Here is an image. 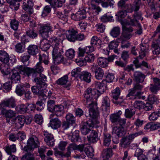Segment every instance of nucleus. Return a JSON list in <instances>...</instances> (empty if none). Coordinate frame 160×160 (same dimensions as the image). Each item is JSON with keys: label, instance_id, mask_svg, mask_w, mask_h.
I'll return each instance as SVG.
<instances>
[{"label": "nucleus", "instance_id": "obj_1", "mask_svg": "<svg viewBox=\"0 0 160 160\" xmlns=\"http://www.w3.org/2000/svg\"><path fill=\"white\" fill-rule=\"evenodd\" d=\"M95 88L96 89L88 88L85 91L83 95L84 98L83 102L86 106L90 108L89 117L91 118L98 119L99 118L98 109L97 104L94 102L93 100L94 99H97L103 93L99 91V88Z\"/></svg>", "mask_w": 160, "mask_h": 160}, {"label": "nucleus", "instance_id": "obj_2", "mask_svg": "<svg viewBox=\"0 0 160 160\" xmlns=\"http://www.w3.org/2000/svg\"><path fill=\"white\" fill-rule=\"evenodd\" d=\"M49 41L53 48L52 52L54 63L55 64L62 63L63 61V57L62 55L63 51L61 40L56 37H53L50 38Z\"/></svg>", "mask_w": 160, "mask_h": 160}, {"label": "nucleus", "instance_id": "obj_3", "mask_svg": "<svg viewBox=\"0 0 160 160\" xmlns=\"http://www.w3.org/2000/svg\"><path fill=\"white\" fill-rule=\"evenodd\" d=\"M16 106V101L12 97L2 100L0 103V115L6 118L8 121V119H11L15 117L16 113L10 109L7 110L5 108H13Z\"/></svg>", "mask_w": 160, "mask_h": 160}, {"label": "nucleus", "instance_id": "obj_4", "mask_svg": "<svg viewBox=\"0 0 160 160\" xmlns=\"http://www.w3.org/2000/svg\"><path fill=\"white\" fill-rule=\"evenodd\" d=\"M34 80L36 83V86H33L31 87L32 92L34 95H38V96L42 94L43 90L46 91V88L47 87L46 81H43L37 78H34Z\"/></svg>", "mask_w": 160, "mask_h": 160}, {"label": "nucleus", "instance_id": "obj_5", "mask_svg": "<svg viewBox=\"0 0 160 160\" xmlns=\"http://www.w3.org/2000/svg\"><path fill=\"white\" fill-rule=\"evenodd\" d=\"M114 78V75L112 73H108L106 76V79L102 82H97L95 83V87L100 89L99 91L104 93L107 88V83L112 82Z\"/></svg>", "mask_w": 160, "mask_h": 160}, {"label": "nucleus", "instance_id": "obj_6", "mask_svg": "<svg viewBox=\"0 0 160 160\" xmlns=\"http://www.w3.org/2000/svg\"><path fill=\"white\" fill-rule=\"evenodd\" d=\"M142 132L131 133L125 137H123L120 140V144L122 147L126 148L128 147L131 142L138 136L142 133Z\"/></svg>", "mask_w": 160, "mask_h": 160}, {"label": "nucleus", "instance_id": "obj_7", "mask_svg": "<svg viewBox=\"0 0 160 160\" xmlns=\"http://www.w3.org/2000/svg\"><path fill=\"white\" fill-rule=\"evenodd\" d=\"M44 70L41 62H39L35 66V68H34V72L33 74V78H37L38 79L42 80L43 81H47V78L46 76L42 74Z\"/></svg>", "mask_w": 160, "mask_h": 160}, {"label": "nucleus", "instance_id": "obj_8", "mask_svg": "<svg viewBox=\"0 0 160 160\" xmlns=\"http://www.w3.org/2000/svg\"><path fill=\"white\" fill-rule=\"evenodd\" d=\"M27 145L24 146L23 148H26L28 150L33 151L35 148L38 147L40 143L38 138L36 136H32L29 138L27 141Z\"/></svg>", "mask_w": 160, "mask_h": 160}, {"label": "nucleus", "instance_id": "obj_9", "mask_svg": "<svg viewBox=\"0 0 160 160\" xmlns=\"http://www.w3.org/2000/svg\"><path fill=\"white\" fill-rule=\"evenodd\" d=\"M112 133L113 135L118 137V138H113L112 141L116 143H118L119 142V138L125 135L126 134V131L124 130L123 127L117 126L113 128Z\"/></svg>", "mask_w": 160, "mask_h": 160}, {"label": "nucleus", "instance_id": "obj_10", "mask_svg": "<svg viewBox=\"0 0 160 160\" xmlns=\"http://www.w3.org/2000/svg\"><path fill=\"white\" fill-rule=\"evenodd\" d=\"M94 126V123L92 120H89L83 123L81 127V131L83 135L89 134L92 131V128Z\"/></svg>", "mask_w": 160, "mask_h": 160}, {"label": "nucleus", "instance_id": "obj_11", "mask_svg": "<svg viewBox=\"0 0 160 160\" xmlns=\"http://www.w3.org/2000/svg\"><path fill=\"white\" fill-rule=\"evenodd\" d=\"M52 28L50 24L47 23L41 26L39 30L40 34L44 39L49 37L48 32L52 31Z\"/></svg>", "mask_w": 160, "mask_h": 160}, {"label": "nucleus", "instance_id": "obj_12", "mask_svg": "<svg viewBox=\"0 0 160 160\" xmlns=\"http://www.w3.org/2000/svg\"><path fill=\"white\" fill-rule=\"evenodd\" d=\"M42 135L44 138V141L47 145L49 146H54L55 139L53 134L47 131L44 130L42 132Z\"/></svg>", "mask_w": 160, "mask_h": 160}, {"label": "nucleus", "instance_id": "obj_13", "mask_svg": "<svg viewBox=\"0 0 160 160\" xmlns=\"http://www.w3.org/2000/svg\"><path fill=\"white\" fill-rule=\"evenodd\" d=\"M16 68L19 69V73L21 74L28 77L32 76L33 78V74L34 72V68L26 66L24 67L22 65H18Z\"/></svg>", "mask_w": 160, "mask_h": 160}, {"label": "nucleus", "instance_id": "obj_14", "mask_svg": "<svg viewBox=\"0 0 160 160\" xmlns=\"http://www.w3.org/2000/svg\"><path fill=\"white\" fill-rule=\"evenodd\" d=\"M122 29L123 32L121 36V40H122L123 38L128 40L132 37L133 35L132 33L133 29L132 27L123 26H122Z\"/></svg>", "mask_w": 160, "mask_h": 160}, {"label": "nucleus", "instance_id": "obj_15", "mask_svg": "<svg viewBox=\"0 0 160 160\" xmlns=\"http://www.w3.org/2000/svg\"><path fill=\"white\" fill-rule=\"evenodd\" d=\"M110 100L107 96L104 97L102 102V109L103 113L105 116H107L110 112Z\"/></svg>", "mask_w": 160, "mask_h": 160}, {"label": "nucleus", "instance_id": "obj_16", "mask_svg": "<svg viewBox=\"0 0 160 160\" xmlns=\"http://www.w3.org/2000/svg\"><path fill=\"white\" fill-rule=\"evenodd\" d=\"M30 88V85L28 83L19 84L16 86L15 92L19 96H22L27 91V89Z\"/></svg>", "mask_w": 160, "mask_h": 160}, {"label": "nucleus", "instance_id": "obj_17", "mask_svg": "<svg viewBox=\"0 0 160 160\" xmlns=\"http://www.w3.org/2000/svg\"><path fill=\"white\" fill-rule=\"evenodd\" d=\"M71 18L75 21H80L85 19L86 17V12L85 9H82L77 12L75 14H71Z\"/></svg>", "mask_w": 160, "mask_h": 160}, {"label": "nucleus", "instance_id": "obj_18", "mask_svg": "<svg viewBox=\"0 0 160 160\" xmlns=\"http://www.w3.org/2000/svg\"><path fill=\"white\" fill-rule=\"evenodd\" d=\"M17 66L14 68L12 71V74L10 77L11 82L12 83H17L20 82V76L19 69H17Z\"/></svg>", "mask_w": 160, "mask_h": 160}, {"label": "nucleus", "instance_id": "obj_19", "mask_svg": "<svg viewBox=\"0 0 160 160\" xmlns=\"http://www.w3.org/2000/svg\"><path fill=\"white\" fill-rule=\"evenodd\" d=\"M34 3L32 0H28L27 2H24L22 6V8L26 12L30 14H32L33 12Z\"/></svg>", "mask_w": 160, "mask_h": 160}, {"label": "nucleus", "instance_id": "obj_20", "mask_svg": "<svg viewBox=\"0 0 160 160\" xmlns=\"http://www.w3.org/2000/svg\"><path fill=\"white\" fill-rule=\"evenodd\" d=\"M73 150V147L71 144H70L67 148L66 152L64 153L59 151H56L55 152V154L56 156L59 155L62 157L68 158L71 157V152Z\"/></svg>", "mask_w": 160, "mask_h": 160}, {"label": "nucleus", "instance_id": "obj_21", "mask_svg": "<svg viewBox=\"0 0 160 160\" xmlns=\"http://www.w3.org/2000/svg\"><path fill=\"white\" fill-rule=\"evenodd\" d=\"M0 61L4 63H15V60L13 59H10L8 53L3 50H0Z\"/></svg>", "mask_w": 160, "mask_h": 160}, {"label": "nucleus", "instance_id": "obj_22", "mask_svg": "<svg viewBox=\"0 0 160 160\" xmlns=\"http://www.w3.org/2000/svg\"><path fill=\"white\" fill-rule=\"evenodd\" d=\"M94 50L93 46H88L84 48L79 47L78 48V56L79 57H83L85 53L87 54L90 52H92Z\"/></svg>", "mask_w": 160, "mask_h": 160}, {"label": "nucleus", "instance_id": "obj_23", "mask_svg": "<svg viewBox=\"0 0 160 160\" xmlns=\"http://www.w3.org/2000/svg\"><path fill=\"white\" fill-rule=\"evenodd\" d=\"M146 76L142 72L135 71L133 74L134 80L137 82L142 83L144 82Z\"/></svg>", "mask_w": 160, "mask_h": 160}, {"label": "nucleus", "instance_id": "obj_24", "mask_svg": "<svg viewBox=\"0 0 160 160\" xmlns=\"http://www.w3.org/2000/svg\"><path fill=\"white\" fill-rule=\"evenodd\" d=\"M68 76L67 75H65L58 79L56 81V83L59 85L64 86V87L68 90L69 89V87L71 85V84L70 83L67 84L68 81Z\"/></svg>", "mask_w": 160, "mask_h": 160}, {"label": "nucleus", "instance_id": "obj_25", "mask_svg": "<svg viewBox=\"0 0 160 160\" xmlns=\"http://www.w3.org/2000/svg\"><path fill=\"white\" fill-rule=\"evenodd\" d=\"M78 33V31L72 29L67 31L66 32V36L67 39L69 41L75 42L76 36Z\"/></svg>", "mask_w": 160, "mask_h": 160}, {"label": "nucleus", "instance_id": "obj_26", "mask_svg": "<svg viewBox=\"0 0 160 160\" xmlns=\"http://www.w3.org/2000/svg\"><path fill=\"white\" fill-rule=\"evenodd\" d=\"M23 150L26 152V153L22 156L21 160H34L33 151L28 150L26 148H23Z\"/></svg>", "mask_w": 160, "mask_h": 160}, {"label": "nucleus", "instance_id": "obj_27", "mask_svg": "<svg viewBox=\"0 0 160 160\" xmlns=\"http://www.w3.org/2000/svg\"><path fill=\"white\" fill-rule=\"evenodd\" d=\"M87 138L88 142L90 143L96 142L99 139L97 132L95 130H92L87 136Z\"/></svg>", "mask_w": 160, "mask_h": 160}, {"label": "nucleus", "instance_id": "obj_28", "mask_svg": "<svg viewBox=\"0 0 160 160\" xmlns=\"http://www.w3.org/2000/svg\"><path fill=\"white\" fill-rule=\"evenodd\" d=\"M143 93L141 92H136L133 88L128 90V93L126 96L127 98L129 99H135L139 97Z\"/></svg>", "mask_w": 160, "mask_h": 160}, {"label": "nucleus", "instance_id": "obj_29", "mask_svg": "<svg viewBox=\"0 0 160 160\" xmlns=\"http://www.w3.org/2000/svg\"><path fill=\"white\" fill-rule=\"evenodd\" d=\"M50 126L54 129L59 128L61 126V122L58 118H55L50 120Z\"/></svg>", "mask_w": 160, "mask_h": 160}, {"label": "nucleus", "instance_id": "obj_30", "mask_svg": "<svg viewBox=\"0 0 160 160\" xmlns=\"http://www.w3.org/2000/svg\"><path fill=\"white\" fill-rule=\"evenodd\" d=\"M91 76L90 72L87 71H83L79 76V78L81 80L89 83L91 82Z\"/></svg>", "mask_w": 160, "mask_h": 160}, {"label": "nucleus", "instance_id": "obj_31", "mask_svg": "<svg viewBox=\"0 0 160 160\" xmlns=\"http://www.w3.org/2000/svg\"><path fill=\"white\" fill-rule=\"evenodd\" d=\"M151 46L152 51L153 54L158 55L160 54V47L157 41H153Z\"/></svg>", "mask_w": 160, "mask_h": 160}, {"label": "nucleus", "instance_id": "obj_32", "mask_svg": "<svg viewBox=\"0 0 160 160\" xmlns=\"http://www.w3.org/2000/svg\"><path fill=\"white\" fill-rule=\"evenodd\" d=\"M38 47L35 45H30L27 48V52L29 55H36L38 52Z\"/></svg>", "mask_w": 160, "mask_h": 160}, {"label": "nucleus", "instance_id": "obj_33", "mask_svg": "<svg viewBox=\"0 0 160 160\" xmlns=\"http://www.w3.org/2000/svg\"><path fill=\"white\" fill-rule=\"evenodd\" d=\"M64 107L62 105H56L53 110V112H55L58 117L62 116L64 113Z\"/></svg>", "mask_w": 160, "mask_h": 160}, {"label": "nucleus", "instance_id": "obj_34", "mask_svg": "<svg viewBox=\"0 0 160 160\" xmlns=\"http://www.w3.org/2000/svg\"><path fill=\"white\" fill-rule=\"evenodd\" d=\"M122 113V111L121 110H119L116 113L111 114L110 116V118L112 122L116 123L120 118V116Z\"/></svg>", "mask_w": 160, "mask_h": 160}, {"label": "nucleus", "instance_id": "obj_35", "mask_svg": "<svg viewBox=\"0 0 160 160\" xmlns=\"http://www.w3.org/2000/svg\"><path fill=\"white\" fill-rule=\"evenodd\" d=\"M46 1L50 3L53 8L61 7L63 4L59 0H46Z\"/></svg>", "mask_w": 160, "mask_h": 160}, {"label": "nucleus", "instance_id": "obj_36", "mask_svg": "<svg viewBox=\"0 0 160 160\" xmlns=\"http://www.w3.org/2000/svg\"><path fill=\"white\" fill-rule=\"evenodd\" d=\"M30 56L28 53L26 52L22 54L20 57L21 61L25 66H28L29 62V60Z\"/></svg>", "mask_w": 160, "mask_h": 160}, {"label": "nucleus", "instance_id": "obj_37", "mask_svg": "<svg viewBox=\"0 0 160 160\" xmlns=\"http://www.w3.org/2000/svg\"><path fill=\"white\" fill-rule=\"evenodd\" d=\"M79 131L78 130H75L72 134L71 138V141L72 142H80L81 138L79 135Z\"/></svg>", "mask_w": 160, "mask_h": 160}, {"label": "nucleus", "instance_id": "obj_38", "mask_svg": "<svg viewBox=\"0 0 160 160\" xmlns=\"http://www.w3.org/2000/svg\"><path fill=\"white\" fill-rule=\"evenodd\" d=\"M91 43L92 45L96 46L98 48H100L102 44L101 40L96 36H93L91 38Z\"/></svg>", "mask_w": 160, "mask_h": 160}, {"label": "nucleus", "instance_id": "obj_39", "mask_svg": "<svg viewBox=\"0 0 160 160\" xmlns=\"http://www.w3.org/2000/svg\"><path fill=\"white\" fill-rule=\"evenodd\" d=\"M111 137L110 134L108 133L104 134L103 139V145L105 147H108L110 144Z\"/></svg>", "mask_w": 160, "mask_h": 160}, {"label": "nucleus", "instance_id": "obj_40", "mask_svg": "<svg viewBox=\"0 0 160 160\" xmlns=\"http://www.w3.org/2000/svg\"><path fill=\"white\" fill-rule=\"evenodd\" d=\"M140 3H134L129 5V8L128 9V12L131 13L133 11L135 12L138 11L140 8Z\"/></svg>", "mask_w": 160, "mask_h": 160}, {"label": "nucleus", "instance_id": "obj_41", "mask_svg": "<svg viewBox=\"0 0 160 160\" xmlns=\"http://www.w3.org/2000/svg\"><path fill=\"white\" fill-rule=\"evenodd\" d=\"M120 33V28L118 26L114 27L111 30L110 34L114 38H117Z\"/></svg>", "mask_w": 160, "mask_h": 160}, {"label": "nucleus", "instance_id": "obj_42", "mask_svg": "<svg viewBox=\"0 0 160 160\" xmlns=\"http://www.w3.org/2000/svg\"><path fill=\"white\" fill-rule=\"evenodd\" d=\"M97 62L98 65L102 68H105L107 67L108 64L107 58L102 57L98 58Z\"/></svg>", "mask_w": 160, "mask_h": 160}, {"label": "nucleus", "instance_id": "obj_43", "mask_svg": "<svg viewBox=\"0 0 160 160\" xmlns=\"http://www.w3.org/2000/svg\"><path fill=\"white\" fill-rule=\"evenodd\" d=\"M44 39L40 42V47L43 51H47L50 47V44Z\"/></svg>", "mask_w": 160, "mask_h": 160}, {"label": "nucleus", "instance_id": "obj_44", "mask_svg": "<svg viewBox=\"0 0 160 160\" xmlns=\"http://www.w3.org/2000/svg\"><path fill=\"white\" fill-rule=\"evenodd\" d=\"M16 124L20 128H22L25 123L24 116H18L15 118Z\"/></svg>", "mask_w": 160, "mask_h": 160}, {"label": "nucleus", "instance_id": "obj_45", "mask_svg": "<svg viewBox=\"0 0 160 160\" xmlns=\"http://www.w3.org/2000/svg\"><path fill=\"white\" fill-rule=\"evenodd\" d=\"M135 113V111L133 109L129 108L125 110L124 116L126 118H131Z\"/></svg>", "mask_w": 160, "mask_h": 160}, {"label": "nucleus", "instance_id": "obj_46", "mask_svg": "<svg viewBox=\"0 0 160 160\" xmlns=\"http://www.w3.org/2000/svg\"><path fill=\"white\" fill-rule=\"evenodd\" d=\"M54 100L49 99L47 102V109L50 112H53L54 108L56 107Z\"/></svg>", "mask_w": 160, "mask_h": 160}, {"label": "nucleus", "instance_id": "obj_47", "mask_svg": "<svg viewBox=\"0 0 160 160\" xmlns=\"http://www.w3.org/2000/svg\"><path fill=\"white\" fill-rule=\"evenodd\" d=\"M84 152L88 157L92 158L94 156V150L92 147L88 146L85 148Z\"/></svg>", "mask_w": 160, "mask_h": 160}, {"label": "nucleus", "instance_id": "obj_48", "mask_svg": "<svg viewBox=\"0 0 160 160\" xmlns=\"http://www.w3.org/2000/svg\"><path fill=\"white\" fill-rule=\"evenodd\" d=\"M5 150L8 154H10L11 153L16 152V145L14 144L11 145H7L5 148Z\"/></svg>", "mask_w": 160, "mask_h": 160}, {"label": "nucleus", "instance_id": "obj_49", "mask_svg": "<svg viewBox=\"0 0 160 160\" xmlns=\"http://www.w3.org/2000/svg\"><path fill=\"white\" fill-rule=\"evenodd\" d=\"M66 121L70 124H72L75 123L76 118L71 113L67 114L65 117Z\"/></svg>", "mask_w": 160, "mask_h": 160}, {"label": "nucleus", "instance_id": "obj_50", "mask_svg": "<svg viewBox=\"0 0 160 160\" xmlns=\"http://www.w3.org/2000/svg\"><path fill=\"white\" fill-rule=\"evenodd\" d=\"M27 35L30 38L34 39L38 36V33L36 31L33 29L27 30L26 32Z\"/></svg>", "mask_w": 160, "mask_h": 160}, {"label": "nucleus", "instance_id": "obj_51", "mask_svg": "<svg viewBox=\"0 0 160 160\" xmlns=\"http://www.w3.org/2000/svg\"><path fill=\"white\" fill-rule=\"evenodd\" d=\"M118 8L122 10L128 9L129 8V5L126 3L125 1L123 0H121L118 3Z\"/></svg>", "mask_w": 160, "mask_h": 160}, {"label": "nucleus", "instance_id": "obj_52", "mask_svg": "<svg viewBox=\"0 0 160 160\" xmlns=\"http://www.w3.org/2000/svg\"><path fill=\"white\" fill-rule=\"evenodd\" d=\"M10 25L12 29L15 31H16L18 28L19 22L15 18L11 19Z\"/></svg>", "mask_w": 160, "mask_h": 160}, {"label": "nucleus", "instance_id": "obj_53", "mask_svg": "<svg viewBox=\"0 0 160 160\" xmlns=\"http://www.w3.org/2000/svg\"><path fill=\"white\" fill-rule=\"evenodd\" d=\"M10 62H8V63L3 62L0 66V69L1 72L8 69V68L12 66L14 63H10Z\"/></svg>", "mask_w": 160, "mask_h": 160}, {"label": "nucleus", "instance_id": "obj_54", "mask_svg": "<svg viewBox=\"0 0 160 160\" xmlns=\"http://www.w3.org/2000/svg\"><path fill=\"white\" fill-rule=\"evenodd\" d=\"M16 109L20 113L27 112V105L22 104L18 105L16 107Z\"/></svg>", "mask_w": 160, "mask_h": 160}, {"label": "nucleus", "instance_id": "obj_55", "mask_svg": "<svg viewBox=\"0 0 160 160\" xmlns=\"http://www.w3.org/2000/svg\"><path fill=\"white\" fill-rule=\"evenodd\" d=\"M94 74L96 78L97 79L100 80L102 79L104 73L103 70L100 68Z\"/></svg>", "mask_w": 160, "mask_h": 160}, {"label": "nucleus", "instance_id": "obj_56", "mask_svg": "<svg viewBox=\"0 0 160 160\" xmlns=\"http://www.w3.org/2000/svg\"><path fill=\"white\" fill-rule=\"evenodd\" d=\"M113 17L108 15V13L104 14L100 18L101 22H106L112 20Z\"/></svg>", "mask_w": 160, "mask_h": 160}, {"label": "nucleus", "instance_id": "obj_57", "mask_svg": "<svg viewBox=\"0 0 160 160\" xmlns=\"http://www.w3.org/2000/svg\"><path fill=\"white\" fill-rule=\"evenodd\" d=\"M147 40H144L142 38L141 40V43L140 44V50L142 51H147L148 50V45L147 44Z\"/></svg>", "mask_w": 160, "mask_h": 160}, {"label": "nucleus", "instance_id": "obj_58", "mask_svg": "<svg viewBox=\"0 0 160 160\" xmlns=\"http://www.w3.org/2000/svg\"><path fill=\"white\" fill-rule=\"evenodd\" d=\"M73 149L74 150H78L80 152H82L83 151L85 145L83 144H80L77 145L74 143L71 144Z\"/></svg>", "mask_w": 160, "mask_h": 160}, {"label": "nucleus", "instance_id": "obj_59", "mask_svg": "<svg viewBox=\"0 0 160 160\" xmlns=\"http://www.w3.org/2000/svg\"><path fill=\"white\" fill-rule=\"evenodd\" d=\"M44 104L43 102L40 100H38L35 105V108L38 111H41L44 108Z\"/></svg>", "mask_w": 160, "mask_h": 160}, {"label": "nucleus", "instance_id": "obj_60", "mask_svg": "<svg viewBox=\"0 0 160 160\" xmlns=\"http://www.w3.org/2000/svg\"><path fill=\"white\" fill-rule=\"evenodd\" d=\"M120 93V90L119 88L117 87L112 92L111 96L113 99L116 98L119 96Z\"/></svg>", "mask_w": 160, "mask_h": 160}, {"label": "nucleus", "instance_id": "obj_61", "mask_svg": "<svg viewBox=\"0 0 160 160\" xmlns=\"http://www.w3.org/2000/svg\"><path fill=\"white\" fill-rule=\"evenodd\" d=\"M51 8L50 6L47 5L45 6L43 8L42 16L43 17L47 16L50 12Z\"/></svg>", "mask_w": 160, "mask_h": 160}, {"label": "nucleus", "instance_id": "obj_62", "mask_svg": "<svg viewBox=\"0 0 160 160\" xmlns=\"http://www.w3.org/2000/svg\"><path fill=\"white\" fill-rule=\"evenodd\" d=\"M11 83L10 82H8L4 83L2 86V88L0 89H3L6 90L7 92L8 91L10 90L12 88Z\"/></svg>", "mask_w": 160, "mask_h": 160}, {"label": "nucleus", "instance_id": "obj_63", "mask_svg": "<svg viewBox=\"0 0 160 160\" xmlns=\"http://www.w3.org/2000/svg\"><path fill=\"white\" fill-rule=\"evenodd\" d=\"M95 59V56L93 54H88L86 56L84 59L86 62H93Z\"/></svg>", "mask_w": 160, "mask_h": 160}, {"label": "nucleus", "instance_id": "obj_64", "mask_svg": "<svg viewBox=\"0 0 160 160\" xmlns=\"http://www.w3.org/2000/svg\"><path fill=\"white\" fill-rule=\"evenodd\" d=\"M144 103L142 101H136L134 103V108L138 109H143Z\"/></svg>", "mask_w": 160, "mask_h": 160}]
</instances>
